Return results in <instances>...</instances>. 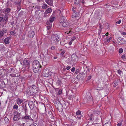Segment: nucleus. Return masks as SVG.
Segmentation results:
<instances>
[{
  "label": "nucleus",
  "mask_w": 126,
  "mask_h": 126,
  "mask_svg": "<svg viewBox=\"0 0 126 126\" xmlns=\"http://www.w3.org/2000/svg\"><path fill=\"white\" fill-rule=\"evenodd\" d=\"M101 113L99 111L97 110L96 111H94L93 114H92L90 115L89 120V124L90 125H91V124H92V123L93 120L94 119V115H99Z\"/></svg>",
  "instance_id": "1"
},
{
  "label": "nucleus",
  "mask_w": 126,
  "mask_h": 126,
  "mask_svg": "<svg viewBox=\"0 0 126 126\" xmlns=\"http://www.w3.org/2000/svg\"><path fill=\"white\" fill-rule=\"evenodd\" d=\"M30 62L27 60H24L23 62V65L25 67L26 70H28L30 68Z\"/></svg>",
  "instance_id": "2"
},
{
  "label": "nucleus",
  "mask_w": 126,
  "mask_h": 126,
  "mask_svg": "<svg viewBox=\"0 0 126 126\" xmlns=\"http://www.w3.org/2000/svg\"><path fill=\"white\" fill-rule=\"evenodd\" d=\"M57 109L59 112H62L63 110V106L60 102L59 101H57L55 105Z\"/></svg>",
  "instance_id": "3"
},
{
  "label": "nucleus",
  "mask_w": 126,
  "mask_h": 126,
  "mask_svg": "<svg viewBox=\"0 0 126 126\" xmlns=\"http://www.w3.org/2000/svg\"><path fill=\"white\" fill-rule=\"evenodd\" d=\"M41 66L40 65L39 61L37 60H35L33 61V67L40 68L41 67Z\"/></svg>",
  "instance_id": "4"
},
{
  "label": "nucleus",
  "mask_w": 126,
  "mask_h": 126,
  "mask_svg": "<svg viewBox=\"0 0 126 126\" xmlns=\"http://www.w3.org/2000/svg\"><path fill=\"white\" fill-rule=\"evenodd\" d=\"M28 104L31 110H32L34 108H36L34 103L32 101H29Z\"/></svg>",
  "instance_id": "5"
},
{
  "label": "nucleus",
  "mask_w": 126,
  "mask_h": 126,
  "mask_svg": "<svg viewBox=\"0 0 126 126\" xmlns=\"http://www.w3.org/2000/svg\"><path fill=\"white\" fill-rule=\"evenodd\" d=\"M42 76L45 77H48L50 76L49 72L46 69L44 70L42 73Z\"/></svg>",
  "instance_id": "6"
},
{
  "label": "nucleus",
  "mask_w": 126,
  "mask_h": 126,
  "mask_svg": "<svg viewBox=\"0 0 126 126\" xmlns=\"http://www.w3.org/2000/svg\"><path fill=\"white\" fill-rule=\"evenodd\" d=\"M78 58L76 55L73 54L72 55L71 57V60L72 63H74V62H77L78 61Z\"/></svg>",
  "instance_id": "7"
},
{
  "label": "nucleus",
  "mask_w": 126,
  "mask_h": 126,
  "mask_svg": "<svg viewBox=\"0 0 126 126\" xmlns=\"http://www.w3.org/2000/svg\"><path fill=\"white\" fill-rule=\"evenodd\" d=\"M29 88L30 90H32L35 93H36L38 89V88L35 85L31 86Z\"/></svg>",
  "instance_id": "8"
},
{
  "label": "nucleus",
  "mask_w": 126,
  "mask_h": 126,
  "mask_svg": "<svg viewBox=\"0 0 126 126\" xmlns=\"http://www.w3.org/2000/svg\"><path fill=\"white\" fill-rule=\"evenodd\" d=\"M18 112L16 111H15L14 113V117L13 118V120L14 121H17L20 118H18Z\"/></svg>",
  "instance_id": "9"
},
{
  "label": "nucleus",
  "mask_w": 126,
  "mask_h": 126,
  "mask_svg": "<svg viewBox=\"0 0 126 126\" xmlns=\"http://www.w3.org/2000/svg\"><path fill=\"white\" fill-rule=\"evenodd\" d=\"M25 115L24 117L23 116H22V117L21 118H21L22 119H24L26 120H32V119L31 118L30 116L28 114V113H27L26 114H25Z\"/></svg>",
  "instance_id": "10"
},
{
  "label": "nucleus",
  "mask_w": 126,
  "mask_h": 126,
  "mask_svg": "<svg viewBox=\"0 0 126 126\" xmlns=\"http://www.w3.org/2000/svg\"><path fill=\"white\" fill-rule=\"evenodd\" d=\"M9 14L5 13L4 16L3 17V22L6 23L8 21V17L9 16Z\"/></svg>",
  "instance_id": "11"
},
{
  "label": "nucleus",
  "mask_w": 126,
  "mask_h": 126,
  "mask_svg": "<svg viewBox=\"0 0 126 126\" xmlns=\"http://www.w3.org/2000/svg\"><path fill=\"white\" fill-rule=\"evenodd\" d=\"M92 100V98L90 96H87V97L84 98V102L89 103Z\"/></svg>",
  "instance_id": "12"
},
{
  "label": "nucleus",
  "mask_w": 126,
  "mask_h": 126,
  "mask_svg": "<svg viewBox=\"0 0 126 126\" xmlns=\"http://www.w3.org/2000/svg\"><path fill=\"white\" fill-rule=\"evenodd\" d=\"M35 93L32 90H30V88L28 90L27 92V93L30 96L34 95Z\"/></svg>",
  "instance_id": "13"
},
{
  "label": "nucleus",
  "mask_w": 126,
  "mask_h": 126,
  "mask_svg": "<svg viewBox=\"0 0 126 126\" xmlns=\"http://www.w3.org/2000/svg\"><path fill=\"white\" fill-rule=\"evenodd\" d=\"M23 110L24 111L25 114H26L28 113V107L26 105H23L22 106Z\"/></svg>",
  "instance_id": "14"
},
{
  "label": "nucleus",
  "mask_w": 126,
  "mask_h": 126,
  "mask_svg": "<svg viewBox=\"0 0 126 126\" xmlns=\"http://www.w3.org/2000/svg\"><path fill=\"white\" fill-rule=\"evenodd\" d=\"M51 38L52 39H58L60 38V37L57 34H53L52 35Z\"/></svg>",
  "instance_id": "15"
},
{
  "label": "nucleus",
  "mask_w": 126,
  "mask_h": 126,
  "mask_svg": "<svg viewBox=\"0 0 126 126\" xmlns=\"http://www.w3.org/2000/svg\"><path fill=\"white\" fill-rule=\"evenodd\" d=\"M34 32L33 31H30L29 32L28 34L29 36L30 37V38H32L34 35Z\"/></svg>",
  "instance_id": "16"
},
{
  "label": "nucleus",
  "mask_w": 126,
  "mask_h": 126,
  "mask_svg": "<svg viewBox=\"0 0 126 126\" xmlns=\"http://www.w3.org/2000/svg\"><path fill=\"white\" fill-rule=\"evenodd\" d=\"M46 2L50 6L53 5V0H46Z\"/></svg>",
  "instance_id": "17"
},
{
  "label": "nucleus",
  "mask_w": 126,
  "mask_h": 126,
  "mask_svg": "<svg viewBox=\"0 0 126 126\" xmlns=\"http://www.w3.org/2000/svg\"><path fill=\"white\" fill-rule=\"evenodd\" d=\"M39 68L36 67L35 68L33 67L34 72L35 73H37L39 71L40 72L41 70Z\"/></svg>",
  "instance_id": "18"
},
{
  "label": "nucleus",
  "mask_w": 126,
  "mask_h": 126,
  "mask_svg": "<svg viewBox=\"0 0 126 126\" xmlns=\"http://www.w3.org/2000/svg\"><path fill=\"white\" fill-rule=\"evenodd\" d=\"M83 75L81 74H79L77 77V78L79 80H82L83 79Z\"/></svg>",
  "instance_id": "19"
},
{
  "label": "nucleus",
  "mask_w": 126,
  "mask_h": 126,
  "mask_svg": "<svg viewBox=\"0 0 126 126\" xmlns=\"http://www.w3.org/2000/svg\"><path fill=\"white\" fill-rule=\"evenodd\" d=\"M46 24V25H47V29L48 30H49L51 27L52 24L50 23H49V21H47Z\"/></svg>",
  "instance_id": "20"
},
{
  "label": "nucleus",
  "mask_w": 126,
  "mask_h": 126,
  "mask_svg": "<svg viewBox=\"0 0 126 126\" xmlns=\"http://www.w3.org/2000/svg\"><path fill=\"white\" fill-rule=\"evenodd\" d=\"M49 56L48 55H46L45 57H44V58L43 59L44 61L46 62H48L49 61Z\"/></svg>",
  "instance_id": "21"
},
{
  "label": "nucleus",
  "mask_w": 126,
  "mask_h": 126,
  "mask_svg": "<svg viewBox=\"0 0 126 126\" xmlns=\"http://www.w3.org/2000/svg\"><path fill=\"white\" fill-rule=\"evenodd\" d=\"M23 101V100L22 99L19 98L17 99V103L18 105H20Z\"/></svg>",
  "instance_id": "22"
},
{
  "label": "nucleus",
  "mask_w": 126,
  "mask_h": 126,
  "mask_svg": "<svg viewBox=\"0 0 126 126\" xmlns=\"http://www.w3.org/2000/svg\"><path fill=\"white\" fill-rule=\"evenodd\" d=\"M65 17L64 16H62L60 20V22L61 23H62L66 21V20L65 19Z\"/></svg>",
  "instance_id": "23"
},
{
  "label": "nucleus",
  "mask_w": 126,
  "mask_h": 126,
  "mask_svg": "<svg viewBox=\"0 0 126 126\" xmlns=\"http://www.w3.org/2000/svg\"><path fill=\"white\" fill-rule=\"evenodd\" d=\"M52 11L51 9L49 8L47 9L45 11L44 14H47L48 13H50Z\"/></svg>",
  "instance_id": "24"
},
{
  "label": "nucleus",
  "mask_w": 126,
  "mask_h": 126,
  "mask_svg": "<svg viewBox=\"0 0 126 126\" xmlns=\"http://www.w3.org/2000/svg\"><path fill=\"white\" fill-rule=\"evenodd\" d=\"M119 43L122 44H126V40H117Z\"/></svg>",
  "instance_id": "25"
},
{
  "label": "nucleus",
  "mask_w": 126,
  "mask_h": 126,
  "mask_svg": "<svg viewBox=\"0 0 126 126\" xmlns=\"http://www.w3.org/2000/svg\"><path fill=\"white\" fill-rule=\"evenodd\" d=\"M55 19V17H51L50 18V19L48 21H49V23L52 24L54 20Z\"/></svg>",
  "instance_id": "26"
},
{
  "label": "nucleus",
  "mask_w": 126,
  "mask_h": 126,
  "mask_svg": "<svg viewBox=\"0 0 126 126\" xmlns=\"http://www.w3.org/2000/svg\"><path fill=\"white\" fill-rule=\"evenodd\" d=\"M62 25L63 27H66L68 26L69 25V23L66 20V21H65L64 22L62 23Z\"/></svg>",
  "instance_id": "27"
},
{
  "label": "nucleus",
  "mask_w": 126,
  "mask_h": 126,
  "mask_svg": "<svg viewBox=\"0 0 126 126\" xmlns=\"http://www.w3.org/2000/svg\"><path fill=\"white\" fill-rule=\"evenodd\" d=\"M111 121L110 120L108 122L105 124H104L103 126H111Z\"/></svg>",
  "instance_id": "28"
},
{
  "label": "nucleus",
  "mask_w": 126,
  "mask_h": 126,
  "mask_svg": "<svg viewBox=\"0 0 126 126\" xmlns=\"http://www.w3.org/2000/svg\"><path fill=\"white\" fill-rule=\"evenodd\" d=\"M11 11V9L10 8H6L4 10V12H5L6 13H9Z\"/></svg>",
  "instance_id": "29"
},
{
  "label": "nucleus",
  "mask_w": 126,
  "mask_h": 126,
  "mask_svg": "<svg viewBox=\"0 0 126 126\" xmlns=\"http://www.w3.org/2000/svg\"><path fill=\"white\" fill-rule=\"evenodd\" d=\"M10 34L11 35H15L16 34V32L15 30L10 31Z\"/></svg>",
  "instance_id": "30"
},
{
  "label": "nucleus",
  "mask_w": 126,
  "mask_h": 126,
  "mask_svg": "<svg viewBox=\"0 0 126 126\" xmlns=\"http://www.w3.org/2000/svg\"><path fill=\"white\" fill-rule=\"evenodd\" d=\"M1 31L2 32L3 35H4V33H6L7 32V29H3Z\"/></svg>",
  "instance_id": "31"
},
{
  "label": "nucleus",
  "mask_w": 126,
  "mask_h": 126,
  "mask_svg": "<svg viewBox=\"0 0 126 126\" xmlns=\"http://www.w3.org/2000/svg\"><path fill=\"white\" fill-rule=\"evenodd\" d=\"M81 0H74V3L76 5L78 4L80 2Z\"/></svg>",
  "instance_id": "32"
},
{
  "label": "nucleus",
  "mask_w": 126,
  "mask_h": 126,
  "mask_svg": "<svg viewBox=\"0 0 126 126\" xmlns=\"http://www.w3.org/2000/svg\"><path fill=\"white\" fill-rule=\"evenodd\" d=\"M47 7V4H44L42 6V8L43 9H46Z\"/></svg>",
  "instance_id": "33"
},
{
  "label": "nucleus",
  "mask_w": 126,
  "mask_h": 126,
  "mask_svg": "<svg viewBox=\"0 0 126 126\" xmlns=\"http://www.w3.org/2000/svg\"><path fill=\"white\" fill-rule=\"evenodd\" d=\"M123 121L122 120H120L117 125V126H121L122 125V123Z\"/></svg>",
  "instance_id": "34"
},
{
  "label": "nucleus",
  "mask_w": 126,
  "mask_h": 126,
  "mask_svg": "<svg viewBox=\"0 0 126 126\" xmlns=\"http://www.w3.org/2000/svg\"><path fill=\"white\" fill-rule=\"evenodd\" d=\"M119 82V81L117 80L115 82L113 86L114 87H116L118 84Z\"/></svg>",
  "instance_id": "35"
},
{
  "label": "nucleus",
  "mask_w": 126,
  "mask_h": 126,
  "mask_svg": "<svg viewBox=\"0 0 126 126\" xmlns=\"http://www.w3.org/2000/svg\"><path fill=\"white\" fill-rule=\"evenodd\" d=\"M105 29H108L109 27V26L108 23H106L105 24Z\"/></svg>",
  "instance_id": "36"
},
{
  "label": "nucleus",
  "mask_w": 126,
  "mask_h": 126,
  "mask_svg": "<svg viewBox=\"0 0 126 126\" xmlns=\"http://www.w3.org/2000/svg\"><path fill=\"white\" fill-rule=\"evenodd\" d=\"M9 75L12 77H18V76H16V75L15 74H10Z\"/></svg>",
  "instance_id": "37"
},
{
  "label": "nucleus",
  "mask_w": 126,
  "mask_h": 126,
  "mask_svg": "<svg viewBox=\"0 0 126 126\" xmlns=\"http://www.w3.org/2000/svg\"><path fill=\"white\" fill-rule=\"evenodd\" d=\"M110 40H104V42L106 44L108 43Z\"/></svg>",
  "instance_id": "38"
},
{
  "label": "nucleus",
  "mask_w": 126,
  "mask_h": 126,
  "mask_svg": "<svg viewBox=\"0 0 126 126\" xmlns=\"http://www.w3.org/2000/svg\"><path fill=\"white\" fill-rule=\"evenodd\" d=\"M9 40H4V43L6 44H9Z\"/></svg>",
  "instance_id": "39"
},
{
  "label": "nucleus",
  "mask_w": 126,
  "mask_h": 126,
  "mask_svg": "<svg viewBox=\"0 0 126 126\" xmlns=\"http://www.w3.org/2000/svg\"><path fill=\"white\" fill-rule=\"evenodd\" d=\"M107 34H106L105 35H102V39H103L104 38V39H105L107 38Z\"/></svg>",
  "instance_id": "40"
},
{
  "label": "nucleus",
  "mask_w": 126,
  "mask_h": 126,
  "mask_svg": "<svg viewBox=\"0 0 126 126\" xmlns=\"http://www.w3.org/2000/svg\"><path fill=\"white\" fill-rule=\"evenodd\" d=\"M3 22V17L0 16V22Z\"/></svg>",
  "instance_id": "41"
},
{
  "label": "nucleus",
  "mask_w": 126,
  "mask_h": 126,
  "mask_svg": "<svg viewBox=\"0 0 126 126\" xmlns=\"http://www.w3.org/2000/svg\"><path fill=\"white\" fill-rule=\"evenodd\" d=\"M76 115L78 119H80L81 118V114L79 115Z\"/></svg>",
  "instance_id": "42"
},
{
  "label": "nucleus",
  "mask_w": 126,
  "mask_h": 126,
  "mask_svg": "<svg viewBox=\"0 0 126 126\" xmlns=\"http://www.w3.org/2000/svg\"><path fill=\"white\" fill-rule=\"evenodd\" d=\"M123 49L122 48H120L119 50V53H121L123 52Z\"/></svg>",
  "instance_id": "43"
},
{
  "label": "nucleus",
  "mask_w": 126,
  "mask_h": 126,
  "mask_svg": "<svg viewBox=\"0 0 126 126\" xmlns=\"http://www.w3.org/2000/svg\"><path fill=\"white\" fill-rule=\"evenodd\" d=\"M18 108V106L16 104L13 107V108L14 109H17Z\"/></svg>",
  "instance_id": "44"
},
{
  "label": "nucleus",
  "mask_w": 126,
  "mask_h": 126,
  "mask_svg": "<svg viewBox=\"0 0 126 126\" xmlns=\"http://www.w3.org/2000/svg\"><path fill=\"white\" fill-rule=\"evenodd\" d=\"M76 9V8L75 7H73L72 8V10L74 11V12H75V14L78 13L76 12V11L74 9Z\"/></svg>",
  "instance_id": "45"
},
{
  "label": "nucleus",
  "mask_w": 126,
  "mask_h": 126,
  "mask_svg": "<svg viewBox=\"0 0 126 126\" xmlns=\"http://www.w3.org/2000/svg\"><path fill=\"white\" fill-rule=\"evenodd\" d=\"M76 114V115L80 114H81V113L80 111L78 110Z\"/></svg>",
  "instance_id": "46"
},
{
  "label": "nucleus",
  "mask_w": 126,
  "mask_h": 126,
  "mask_svg": "<svg viewBox=\"0 0 126 126\" xmlns=\"http://www.w3.org/2000/svg\"><path fill=\"white\" fill-rule=\"evenodd\" d=\"M72 31H69V32H65V33H67V34H68L70 35L72 33Z\"/></svg>",
  "instance_id": "47"
},
{
  "label": "nucleus",
  "mask_w": 126,
  "mask_h": 126,
  "mask_svg": "<svg viewBox=\"0 0 126 126\" xmlns=\"http://www.w3.org/2000/svg\"><path fill=\"white\" fill-rule=\"evenodd\" d=\"M75 68L74 67H73L71 69V71L73 73H74L75 72Z\"/></svg>",
  "instance_id": "48"
},
{
  "label": "nucleus",
  "mask_w": 126,
  "mask_h": 126,
  "mask_svg": "<svg viewBox=\"0 0 126 126\" xmlns=\"http://www.w3.org/2000/svg\"><path fill=\"white\" fill-rule=\"evenodd\" d=\"M40 57L42 59H43L44 58V55L43 54H42L40 55Z\"/></svg>",
  "instance_id": "49"
},
{
  "label": "nucleus",
  "mask_w": 126,
  "mask_h": 126,
  "mask_svg": "<svg viewBox=\"0 0 126 126\" xmlns=\"http://www.w3.org/2000/svg\"><path fill=\"white\" fill-rule=\"evenodd\" d=\"M72 95H71L70 94L69 95L68 97V98L69 99L71 100L72 98Z\"/></svg>",
  "instance_id": "50"
},
{
  "label": "nucleus",
  "mask_w": 126,
  "mask_h": 126,
  "mask_svg": "<svg viewBox=\"0 0 126 126\" xmlns=\"http://www.w3.org/2000/svg\"><path fill=\"white\" fill-rule=\"evenodd\" d=\"M117 71L119 75H120L121 74V73H122V72L120 70H118Z\"/></svg>",
  "instance_id": "51"
},
{
  "label": "nucleus",
  "mask_w": 126,
  "mask_h": 126,
  "mask_svg": "<svg viewBox=\"0 0 126 126\" xmlns=\"http://www.w3.org/2000/svg\"><path fill=\"white\" fill-rule=\"evenodd\" d=\"M79 69H77L75 71V73L77 74L79 72Z\"/></svg>",
  "instance_id": "52"
},
{
  "label": "nucleus",
  "mask_w": 126,
  "mask_h": 126,
  "mask_svg": "<svg viewBox=\"0 0 126 126\" xmlns=\"http://www.w3.org/2000/svg\"><path fill=\"white\" fill-rule=\"evenodd\" d=\"M125 57H126V54L123 55L121 56V58L123 59L124 58L125 59Z\"/></svg>",
  "instance_id": "53"
},
{
  "label": "nucleus",
  "mask_w": 126,
  "mask_h": 126,
  "mask_svg": "<svg viewBox=\"0 0 126 126\" xmlns=\"http://www.w3.org/2000/svg\"><path fill=\"white\" fill-rule=\"evenodd\" d=\"M62 93V90H60L58 92V94H60Z\"/></svg>",
  "instance_id": "54"
},
{
  "label": "nucleus",
  "mask_w": 126,
  "mask_h": 126,
  "mask_svg": "<svg viewBox=\"0 0 126 126\" xmlns=\"http://www.w3.org/2000/svg\"><path fill=\"white\" fill-rule=\"evenodd\" d=\"M3 35V34L2 33V32L0 31V37H2Z\"/></svg>",
  "instance_id": "55"
},
{
  "label": "nucleus",
  "mask_w": 126,
  "mask_h": 126,
  "mask_svg": "<svg viewBox=\"0 0 126 126\" xmlns=\"http://www.w3.org/2000/svg\"><path fill=\"white\" fill-rule=\"evenodd\" d=\"M74 40H71V41L69 43L70 45H71L72 44L73 41Z\"/></svg>",
  "instance_id": "56"
},
{
  "label": "nucleus",
  "mask_w": 126,
  "mask_h": 126,
  "mask_svg": "<svg viewBox=\"0 0 126 126\" xmlns=\"http://www.w3.org/2000/svg\"><path fill=\"white\" fill-rule=\"evenodd\" d=\"M65 53V51H63L60 54L62 55H63L64 53Z\"/></svg>",
  "instance_id": "57"
},
{
  "label": "nucleus",
  "mask_w": 126,
  "mask_h": 126,
  "mask_svg": "<svg viewBox=\"0 0 126 126\" xmlns=\"http://www.w3.org/2000/svg\"><path fill=\"white\" fill-rule=\"evenodd\" d=\"M34 116L33 117L35 119H37V116H36V113H35V115H34Z\"/></svg>",
  "instance_id": "58"
},
{
  "label": "nucleus",
  "mask_w": 126,
  "mask_h": 126,
  "mask_svg": "<svg viewBox=\"0 0 126 126\" xmlns=\"http://www.w3.org/2000/svg\"><path fill=\"white\" fill-rule=\"evenodd\" d=\"M55 48V46H52L51 48V50H53Z\"/></svg>",
  "instance_id": "59"
},
{
  "label": "nucleus",
  "mask_w": 126,
  "mask_h": 126,
  "mask_svg": "<svg viewBox=\"0 0 126 126\" xmlns=\"http://www.w3.org/2000/svg\"><path fill=\"white\" fill-rule=\"evenodd\" d=\"M73 14L74 15V16L75 17H76L77 16V13L75 14V12H74V13H73Z\"/></svg>",
  "instance_id": "60"
},
{
  "label": "nucleus",
  "mask_w": 126,
  "mask_h": 126,
  "mask_svg": "<svg viewBox=\"0 0 126 126\" xmlns=\"http://www.w3.org/2000/svg\"><path fill=\"white\" fill-rule=\"evenodd\" d=\"M71 68V67L70 66H68L66 68V69L67 70H69Z\"/></svg>",
  "instance_id": "61"
},
{
  "label": "nucleus",
  "mask_w": 126,
  "mask_h": 126,
  "mask_svg": "<svg viewBox=\"0 0 126 126\" xmlns=\"http://www.w3.org/2000/svg\"><path fill=\"white\" fill-rule=\"evenodd\" d=\"M91 77H92V76H89L87 79V80H89L91 78Z\"/></svg>",
  "instance_id": "62"
},
{
  "label": "nucleus",
  "mask_w": 126,
  "mask_h": 126,
  "mask_svg": "<svg viewBox=\"0 0 126 126\" xmlns=\"http://www.w3.org/2000/svg\"><path fill=\"white\" fill-rule=\"evenodd\" d=\"M121 20H119L118 21H117L116 23L117 24H120L121 23Z\"/></svg>",
  "instance_id": "63"
},
{
  "label": "nucleus",
  "mask_w": 126,
  "mask_h": 126,
  "mask_svg": "<svg viewBox=\"0 0 126 126\" xmlns=\"http://www.w3.org/2000/svg\"><path fill=\"white\" fill-rule=\"evenodd\" d=\"M121 33L124 35H125L126 34V32H122Z\"/></svg>",
  "instance_id": "64"
}]
</instances>
